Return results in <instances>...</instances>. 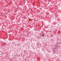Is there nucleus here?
I'll return each mask as SVG.
<instances>
[{
	"instance_id": "obj_1",
	"label": "nucleus",
	"mask_w": 61,
	"mask_h": 61,
	"mask_svg": "<svg viewBox=\"0 0 61 61\" xmlns=\"http://www.w3.org/2000/svg\"><path fill=\"white\" fill-rule=\"evenodd\" d=\"M42 36L43 37L45 36V34H44V33H43V35H42Z\"/></svg>"
},
{
	"instance_id": "obj_2",
	"label": "nucleus",
	"mask_w": 61,
	"mask_h": 61,
	"mask_svg": "<svg viewBox=\"0 0 61 61\" xmlns=\"http://www.w3.org/2000/svg\"><path fill=\"white\" fill-rule=\"evenodd\" d=\"M55 46H56V47H58V45H55Z\"/></svg>"
},
{
	"instance_id": "obj_3",
	"label": "nucleus",
	"mask_w": 61,
	"mask_h": 61,
	"mask_svg": "<svg viewBox=\"0 0 61 61\" xmlns=\"http://www.w3.org/2000/svg\"><path fill=\"white\" fill-rule=\"evenodd\" d=\"M59 44H61V41L59 43Z\"/></svg>"
},
{
	"instance_id": "obj_4",
	"label": "nucleus",
	"mask_w": 61,
	"mask_h": 61,
	"mask_svg": "<svg viewBox=\"0 0 61 61\" xmlns=\"http://www.w3.org/2000/svg\"><path fill=\"white\" fill-rule=\"evenodd\" d=\"M15 56H17L18 55L17 54H16L15 55Z\"/></svg>"
},
{
	"instance_id": "obj_5",
	"label": "nucleus",
	"mask_w": 61,
	"mask_h": 61,
	"mask_svg": "<svg viewBox=\"0 0 61 61\" xmlns=\"http://www.w3.org/2000/svg\"><path fill=\"white\" fill-rule=\"evenodd\" d=\"M56 47H55V49H56Z\"/></svg>"
}]
</instances>
